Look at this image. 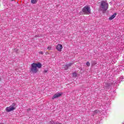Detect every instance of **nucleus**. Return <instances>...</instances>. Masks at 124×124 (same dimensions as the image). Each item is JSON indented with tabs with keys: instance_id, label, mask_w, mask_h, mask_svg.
<instances>
[{
	"instance_id": "obj_1",
	"label": "nucleus",
	"mask_w": 124,
	"mask_h": 124,
	"mask_svg": "<svg viewBox=\"0 0 124 124\" xmlns=\"http://www.w3.org/2000/svg\"><path fill=\"white\" fill-rule=\"evenodd\" d=\"M42 67V64L40 62L38 63H32L31 64V67L30 68V72L33 73V74L38 72V68H41Z\"/></svg>"
},
{
	"instance_id": "obj_2",
	"label": "nucleus",
	"mask_w": 124,
	"mask_h": 124,
	"mask_svg": "<svg viewBox=\"0 0 124 124\" xmlns=\"http://www.w3.org/2000/svg\"><path fill=\"white\" fill-rule=\"evenodd\" d=\"M108 7V2H107V1L104 0L101 1V4L100 5V10L102 11V12L107 11Z\"/></svg>"
},
{
	"instance_id": "obj_3",
	"label": "nucleus",
	"mask_w": 124,
	"mask_h": 124,
	"mask_svg": "<svg viewBox=\"0 0 124 124\" xmlns=\"http://www.w3.org/2000/svg\"><path fill=\"white\" fill-rule=\"evenodd\" d=\"M82 12L84 14L88 15L91 13V7L89 6H85L82 10Z\"/></svg>"
},
{
	"instance_id": "obj_4",
	"label": "nucleus",
	"mask_w": 124,
	"mask_h": 124,
	"mask_svg": "<svg viewBox=\"0 0 124 124\" xmlns=\"http://www.w3.org/2000/svg\"><path fill=\"white\" fill-rule=\"evenodd\" d=\"M15 106H16V103H13L10 107H8L6 108V112H11V111L15 110L16 109Z\"/></svg>"
},
{
	"instance_id": "obj_5",
	"label": "nucleus",
	"mask_w": 124,
	"mask_h": 124,
	"mask_svg": "<svg viewBox=\"0 0 124 124\" xmlns=\"http://www.w3.org/2000/svg\"><path fill=\"white\" fill-rule=\"evenodd\" d=\"M62 95V93H55L52 97V99H55V98H59V97H61Z\"/></svg>"
},
{
	"instance_id": "obj_6",
	"label": "nucleus",
	"mask_w": 124,
	"mask_h": 124,
	"mask_svg": "<svg viewBox=\"0 0 124 124\" xmlns=\"http://www.w3.org/2000/svg\"><path fill=\"white\" fill-rule=\"evenodd\" d=\"M56 50L59 52H62V44H59L56 46Z\"/></svg>"
},
{
	"instance_id": "obj_7",
	"label": "nucleus",
	"mask_w": 124,
	"mask_h": 124,
	"mask_svg": "<svg viewBox=\"0 0 124 124\" xmlns=\"http://www.w3.org/2000/svg\"><path fill=\"white\" fill-rule=\"evenodd\" d=\"M116 16H117L116 13L114 14L110 17H109V20H113V19H114V18H115Z\"/></svg>"
},
{
	"instance_id": "obj_8",
	"label": "nucleus",
	"mask_w": 124,
	"mask_h": 124,
	"mask_svg": "<svg viewBox=\"0 0 124 124\" xmlns=\"http://www.w3.org/2000/svg\"><path fill=\"white\" fill-rule=\"evenodd\" d=\"M72 64H73V63H69V64H66L65 65V69H68V68L70 66H71V65H72Z\"/></svg>"
},
{
	"instance_id": "obj_9",
	"label": "nucleus",
	"mask_w": 124,
	"mask_h": 124,
	"mask_svg": "<svg viewBox=\"0 0 124 124\" xmlns=\"http://www.w3.org/2000/svg\"><path fill=\"white\" fill-rule=\"evenodd\" d=\"M94 115H96V114H99V113H100V112L99 111V110L98 109H95L93 111V112Z\"/></svg>"
},
{
	"instance_id": "obj_10",
	"label": "nucleus",
	"mask_w": 124,
	"mask_h": 124,
	"mask_svg": "<svg viewBox=\"0 0 124 124\" xmlns=\"http://www.w3.org/2000/svg\"><path fill=\"white\" fill-rule=\"evenodd\" d=\"M31 2L33 4H35V3H36V2H37V0H31Z\"/></svg>"
},
{
	"instance_id": "obj_11",
	"label": "nucleus",
	"mask_w": 124,
	"mask_h": 124,
	"mask_svg": "<svg viewBox=\"0 0 124 124\" xmlns=\"http://www.w3.org/2000/svg\"><path fill=\"white\" fill-rule=\"evenodd\" d=\"M73 77H77V74L75 72H74L73 73Z\"/></svg>"
},
{
	"instance_id": "obj_12",
	"label": "nucleus",
	"mask_w": 124,
	"mask_h": 124,
	"mask_svg": "<svg viewBox=\"0 0 124 124\" xmlns=\"http://www.w3.org/2000/svg\"><path fill=\"white\" fill-rule=\"evenodd\" d=\"M86 65H87V66H90V65H91V63H90L89 62H86Z\"/></svg>"
},
{
	"instance_id": "obj_13",
	"label": "nucleus",
	"mask_w": 124,
	"mask_h": 124,
	"mask_svg": "<svg viewBox=\"0 0 124 124\" xmlns=\"http://www.w3.org/2000/svg\"><path fill=\"white\" fill-rule=\"evenodd\" d=\"M47 49H48V50H51L52 49V46H48V47H47Z\"/></svg>"
},
{
	"instance_id": "obj_14",
	"label": "nucleus",
	"mask_w": 124,
	"mask_h": 124,
	"mask_svg": "<svg viewBox=\"0 0 124 124\" xmlns=\"http://www.w3.org/2000/svg\"><path fill=\"white\" fill-rule=\"evenodd\" d=\"M39 54L40 55H43V54H44V53L43 52V51H40V52H39Z\"/></svg>"
},
{
	"instance_id": "obj_15",
	"label": "nucleus",
	"mask_w": 124,
	"mask_h": 124,
	"mask_svg": "<svg viewBox=\"0 0 124 124\" xmlns=\"http://www.w3.org/2000/svg\"><path fill=\"white\" fill-rule=\"evenodd\" d=\"M44 72L45 73H47V72H48V70H45L44 71Z\"/></svg>"
},
{
	"instance_id": "obj_16",
	"label": "nucleus",
	"mask_w": 124,
	"mask_h": 124,
	"mask_svg": "<svg viewBox=\"0 0 124 124\" xmlns=\"http://www.w3.org/2000/svg\"><path fill=\"white\" fill-rule=\"evenodd\" d=\"M35 37L36 38H37V37H40V36H39V35H35Z\"/></svg>"
},
{
	"instance_id": "obj_17",
	"label": "nucleus",
	"mask_w": 124,
	"mask_h": 124,
	"mask_svg": "<svg viewBox=\"0 0 124 124\" xmlns=\"http://www.w3.org/2000/svg\"><path fill=\"white\" fill-rule=\"evenodd\" d=\"M30 110H31V108H28V109H27L28 112H29V111H30Z\"/></svg>"
},
{
	"instance_id": "obj_18",
	"label": "nucleus",
	"mask_w": 124,
	"mask_h": 124,
	"mask_svg": "<svg viewBox=\"0 0 124 124\" xmlns=\"http://www.w3.org/2000/svg\"><path fill=\"white\" fill-rule=\"evenodd\" d=\"M1 80V78L0 77V81Z\"/></svg>"
},
{
	"instance_id": "obj_19",
	"label": "nucleus",
	"mask_w": 124,
	"mask_h": 124,
	"mask_svg": "<svg viewBox=\"0 0 124 124\" xmlns=\"http://www.w3.org/2000/svg\"><path fill=\"white\" fill-rule=\"evenodd\" d=\"M122 78H123V77H121V78H120V79H122Z\"/></svg>"
},
{
	"instance_id": "obj_20",
	"label": "nucleus",
	"mask_w": 124,
	"mask_h": 124,
	"mask_svg": "<svg viewBox=\"0 0 124 124\" xmlns=\"http://www.w3.org/2000/svg\"><path fill=\"white\" fill-rule=\"evenodd\" d=\"M14 0H11V1H13Z\"/></svg>"
},
{
	"instance_id": "obj_21",
	"label": "nucleus",
	"mask_w": 124,
	"mask_h": 124,
	"mask_svg": "<svg viewBox=\"0 0 124 124\" xmlns=\"http://www.w3.org/2000/svg\"><path fill=\"white\" fill-rule=\"evenodd\" d=\"M61 124V123H58V124Z\"/></svg>"
}]
</instances>
